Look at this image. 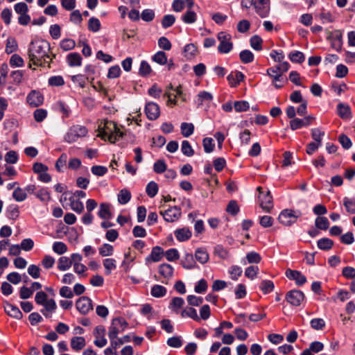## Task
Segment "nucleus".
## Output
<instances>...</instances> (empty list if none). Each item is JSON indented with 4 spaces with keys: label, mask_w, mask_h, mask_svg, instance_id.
Returning a JSON list of instances; mask_svg holds the SVG:
<instances>
[{
    "label": "nucleus",
    "mask_w": 355,
    "mask_h": 355,
    "mask_svg": "<svg viewBox=\"0 0 355 355\" xmlns=\"http://www.w3.org/2000/svg\"><path fill=\"white\" fill-rule=\"evenodd\" d=\"M101 28V23L98 19L92 17L89 20L88 28L92 32H97Z\"/></svg>",
    "instance_id": "59"
},
{
    "label": "nucleus",
    "mask_w": 355,
    "mask_h": 355,
    "mask_svg": "<svg viewBox=\"0 0 355 355\" xmlns=\"http://www.w3.org/2000/svg\"><path fill=\"white\" fill-rule=\"evenodd\" d=\"M274 288V284L270 280H263L261 282L260 288L265 294L272 292Z\"/></svg>",
    "instance_id": "48"
},
{
    "label": "nucleus",
    "mask_w": 355,
    "mask_h": 355,
    "mask_svg": "<svg viewBox=\"0 0 355 355\" xmlns=\"http://www.w3.org/2000/svg\"><path fill=\"white\" fill-rule=\"evenodd\" d=\"M153 60L159 64L163 65L167 62V57L164 52L158 51L153 55Z\"/></svg>",
    "instance_id": "54"
},
{
    "label": "nucleus",
    "mask_w": 355,
    "mask_h": 355,
    "mask_svg": "<svg viewBox=\"0 0 355 355\" xmlns=\"http://www.w3.org/2000/svg\"><path fill=\"white\" fill-rule=\"evenodd\" d=\"M4 309L8 315L16 319L19 320L23 316L21 311L17 306L12 305V304H10L8 302H6L5 304Z\"/></svg>",
    "instance_id": "19"
},
{
    "label": "nucleus",
    "mask_w": 355,
    "mask_h": 355,
    "mask_svg": "<svg viewBox=\"0 0 355 355\" xmlns=\"http://www.w3.org/2000/svg\"><path fill=\"white\" fill-rule=\"evenodd\" d=\"M181 316L182 318L189 317L196 321H200V318L198 315L197 311L192 307H187L181 312Z\"/></svg>",
    "instance_id": "33"
},
{
    "label": "nucleus",
    "mask_w": 355,
    "mask_h": 355,
    "mask_svg": "<svg viewBox=\"0 0 355 355\" xmlns=\"http://www.w3.org/2000/svg\"><path fill=\"white\" fill-rule=\"evenodd\" d=\"M50 44L46 40H36L30 43L28 49L29 58V67L31 64L42 67H50V62L55 57L53 54L49 55Z\"/></svg>",
    "instance_id": "1"
},
{
    "label": "nucleus",
    "mask_w": 355,
    "mask_h": 355,
    "mask_svg": "<svg viewBox=\"0 0 355 355\" xmlns=\"http://www.w3.org/2000/svg\"><path fill=\"white\" fill-rule=\"evenodd\" d=\"M175 21V17L173 15H166L164 16L162 25L164 28L171 27Z\"/></svg>",
    "instance_id": "61"
},
{
    "label": "nucleus",
    "mask_w": 355,
    "mask_h": 355,
    "mask_svg": "<svg viewBox=\"0 0 355 355\" xmlns=\"http://www.w3.org/2000/svg\"><path fill=\"white\" fill-rule=\"evenodd\" d=\"M76 306L80 313L85 315L92 309V300L88 297H81L76 301Z\"/></svg>",
    "instance_id": "10"
},
{
    "label": "nucleus",
    "mask_w": 355,
    "mask_h": 355,
    "mask_svg": "<svg viewBox=\"0 0 355 355\" xmlns=\"http://www.w3.org/2000/svg\"><path fill=\"white\" fill-rule=\"evenodd\" d=\"M180 128L182 135L185 137H189L191 135L194 130V126L192 123H182Z\"/></svg>",
    "instance_id": "44"
},
{
    "label": "nucleus",
    "mask_w": 355,
    "mask_h": 355,
    "mask_svg": "<svg viewBox=\"0 0 355 355\" xmlns=\"http://www.w3.org/2000/svg\"><path fill=\"white\" fill-rule=\"evenodd\" d=\"M103 266L105 268V273L106 275L111 274L113 270L116 268V260L112 258H107L103 260Z\"/></svg>",
    "instance_id": "32"
},
{
    "label": "nucleus",
    "mask_w": 355,
    "mask_h": 355,
    "mask_svg": "<svg viewBox=\"0 0 355 355\" xmlns=\"http://www.w3.org/2000/svg\"><path fill=\"white\" fill-rule=\"evenodd\" d=\"M48 296L44 291H39L35 297V302L43 306L41 313L46 317L50 318L57 309V304L53 299H47Z\"/></svg>",
    "instance_id": "3"
},
{
    "label": "nucleus",
    "mask_w": 355,
    "mask_h": 355,
    "mask_svg": "<svg viewBox=\"0 0 355 355\" xmlns=\"http://www.w3.org/2000/svg\"><path fill=\"white\" fill-rule=\"evenodd\" d=\"M195 259L201 264H205L208 262L209 255L207 250L205 248H198L195 252Z\"/></svg>",
    "instance_id": "22"
},
{
    "label": "nucleus",
    "mask_w": 355,
    "mask_h": 355,
    "mask_svg": "<svg viewBox=\"0 0 355 355\" xmlns=\"http://www.w3.org/2000/svg\"><path fill=\"white\" fill-rule=\"evenodd\" d=\"M239 57H240L241 60L243 63H250V62H252L254 60V55L249 50L242 51L239 54Z\"/></svg>",
    "instance_id": "49"
},
{
    "label": "nucleus",
    "mask_w": 355,
    "mask_h": 355,
    "mask_svg": "<svg viewBox=\"0 0 355 355\" xmlns=\"http://www.w3.org/2000/svg\"><path fill=\"white\" fill-rule=\"evenodd\" d=\"M105 329L103 326H98L94 330L95 340L94 345L98 347H103L107 345V340L105 338Z\"/></svg>",
    "instance_id": "14"
},
{
    "label": "nucleus",
    "mask_w": 355,
    "mask_h": 355,
    "mask_svg": "<svg viewBox=\"0 0 355 355\" xmlns=\"http://www.w3.org/2000/svg\"><path fill=\"white\" fill-rule=\"evenodd\" d=\"M163 254V250L160 247H154L151 251L150 257L146 258V261H148L150 259L154 262L159 261L162 257Z\"/></svg>",
    "instance_id": "28"
},
{
    "label": "nucleus",
    "mask_w": 355,
    "mask_h": 355,
    "mask_svg": "<svg viewBox=\"0 0 355 355\" xmlns=\"http://www.w3.org/2000/svg\"><path fill=\"white\" fill-rule=\"evenodd\" d=\"M217 38L219 41L218 51L220 53H228L233 48L232 35L227 32L222 31L218 33Z\"/></svg>",
    "instance_id": "7"
},
{
    "label": "nucleus",
    "mask_w": 355,
    "mask_h": 355,
    "mask_svg": "<svg viewBox=\"0 0 355 355\" xmlns=\"http://www.w3.org/2000/svg\"><path fill=\"white\" fill-rule=\"evenodd\" d=\"M88 133L87 128L81 125H71L64 137V140L69 143L72 144L76 142L79 139L85 137Z\"/></svg>",
    "instance_id": "4"
},
{
    "label": "nucleus",
    "mask_w": 355,
    "mask_h": 355,
    "mask_svg": "<svg viewBox=\"0 0 355 355\" xmlns=\"http://www.w3.org/2000/svg\"><path fill=\"white\" fill-rule=\"evenodd\" d=\"M329 225V220L325 217H318L315 219V226L318 229L326 230L328 229Z\"/></svg>",
    "instance_id": "58"
},
{
    "label": "nucleus",
    "mask_w": 355,
    "mask_h": 355,
    "mask_svg": "<svg viewBox=\"0 0 355 355\" xmlns=\"http://www.w3.org/2000/svg\"><path fill=\"white\" fill-rule=\"evenodd\" d=\"M67 60L71 67L80 66L82 58L78 53H71L67 55Z\"/></svg>",
    "instance_id": "27"
},
{
    "label": "nucleus",
    "mask_w": 355,
    "mask_h": 355,
    "mask_svg": "<svg viewBox=\"0 0 355 355\" xmlns=\"http://www.w3.org/2000/svg\"><path fill=\"white\" fill-rule=\"evenodd\" d=\"M10 64L12 67H22L24 64V60L21 56L17 54H14L11 56L10 60Z\"/></svg>",
    "instance_id": "63"
},
{
    "label": "nucleus",
    "mask_w": 355,
    "mask_h": 355,
    "mask_svg": "<svg viewBox=\"0 0 355 355\" xmlns=\"http://www.w3.org/2000/svg\"><path fill=\"white\" fill-rule=\"evenodd\" d=\"M254 9L261 17H266L270 12V0H257Z\"/></svg>",
    "instance_id": "12"
},
{
    "label": "nucleus",
    "mask_w": 355,
    "mask_h": 355,
    "mask_svg": "<svg viewBox=\"0 0 355 355\" xmlns=\"http://www.w3.org/2000/svg\"><path fill=\"white\" fill-rule=\"evenodd\" d=\"M181 150H182V153L187 157H191V156L193 155V154H194L193 149L192 148L189 142L187 140H184L182 141V146H181Z\"/></svg>",
    "instance_id": "52"
},
{
    "label": "nucleus",
    "mask_w": 355,
    "mask_h": 355,
    "mask_svg": "<svg viewBox=\"0 0 355 355\" xmlns=\"http://www.w3.org/2000/svg\"><path fill=\"white\" fill-rule=\"evenodd\" d=\"M175 235L179 241H185L191 238V232L189 230V229L184 227L177 230L175 232Z\"/></svg>",
    "instance_id": "25"
},
{
    "label": "nucleus",
    "mask_w": 355,
    "mask_h": 355,
    "mask_svg": "<svg viewBox=\"0 0 355 355\" xmlns=\"http://www.w3.org/2000/svg\"><path fill=\"white\" fill-rule=\"evenodd\" d=\"M18 49V45L17 40L15 38L12 37H9L6 40V52L8 54H10L16 51Z\"/></svg>",
    "instance_id": "30"
},
{
    "label": "nucleus",
    "mask_w": 355,
    "mask_h": 355,
    "mask_svg": "<svg viewBox=\"0 0 355 355\" xmlns=\"http://www.w3.org/2000/svg\"><path fill=\"white\" fill-rule=\"evenodd\" d=\"M72 266L70 258L67 257H61L58 259V268L61 271H65Z\"/></svg>",
    "instance_id": "34"
},
{
    "label": "nucleus",
    "mask_w": 355,
    "mask_h": 355,
    "mask_svg": "<svg viewBox=\"0 0 355 355\" xmlns=\"http://www.w3.org/2000/svg\"><path fill=\"white\" fill-rule=\"evenodd\" d=\"M86 345L85 339L81 336L73 337L71 340V347L75 351H80Z\"/></svg>",
    "instance_id": "23"
},
{
    "label": "nucleus",
    "mask_w": 355,
    "mask_h": 355,
    "mask_svg": "<svg viewBox=\"0 0 355 355\" xmlns=\"http://www.w3.org/2000/svg\"><path fill=\"white\" fill-rule=\"evenodd\" d=\"M214 254L222 259H227L230 257L229 252L220 245L215 248Z\"/></svg>",
    "instance_id": "55"
},
{
    "label": "nucleus",
    "mask_w": 355,
    "mask_h": 355,
    "mask_svg": "<svg viewBox=\"0 0 355 355\" xmlns=\"http://www.w3.org/2000/svg\"><path fill=\"white\" fill-rule=\"evenodd\" d=\"M130 198L131 193L128 190L125 189L121 190L118 194V202L121 205L128 203Z\"/></svg>",
    "instance_id": "39"
},
{
    "label": "nucleus",
    "mask_w": 355,
    "mask_h": 355,
    "mask_svg": "<svg viewBox=\"0 0 355 355\" xmlns=\"http://www.w3.org/2000/svg\"><path fill=\"white\" fill-rule=\"evenodd\" d=\"M12 197L16 201L22 202L26 200L27 195L24 189L18 187L14 190Z\"/></svg>",
    "instance_id": "42"
},
{
    "label": "nucleus",
    "mask_w": 355,
    "mask_h": 355,
    "mask_svg": "<svg viewBox=\"0 0 355 355\" xmlns=\"http://www.w3.org/2000/svg\"><path fill=\"white\" fill-rule=\"evenodd\" d=\"M259 270L257 266H250L245 269V276L250 279H254L257 277Z\"/></svg>",
    "instance_id": "47"
},
{
    "label": "nucleus",
    "mask_w": 355,
    "mask_h": 355,
    "mask_svg": "<svg viewBox=\"0 0 355 355\" xmlns=\"http://www.w3.org/2000/svg\"><path fill=\"white\" fill-rule=\"evenodd\" d=\"M166 164L163 159H159L154 163L153 170L156 173H162L166 171Z\"/></svg>",
    "instance_id": "56"
},
{
    "label": "nucleus",
    "mask_w": 355,
    "mask_h": 355,
    "mask_svg": "<svg viewBox=\"0 0 355 355\" xmlns=\"http://www.w3.org/2000/svg\"><path fill=\"white\" fill-rule=\"evenodd\" d=\"M337 113L343 119H349L352 118L350 107L345 103H340L338 104Z\"/></svg>",
    "instance_id": "20"
},
{
    "label": "nucleus",
    "mask_w": 355,
    "mask_h": 355,
    "mask_svg": "<svg viewBox=\"0 0 355 355\" xmlns=\"http://www.w3.org/2000/svg\"><path fill=\"white\" fill-rule=\"evenodd\" d=\"M182 21L187 24H193L197 20V14L196 12L192 10L191 9H188L182 16H181Z\"/></svg>",
    "instance_id": "24"
},
{
    "label": "nucleus",
    "mask_w": 355,
    "mask_h": 355,
    "mask_svg": "<svg viewBox=\"0 0 355 355\" xmlns=\"http://www.w3.org/2000/svg\"><path fill=\"white\" fill-rule=\"evenodd\" d=\"M145 112L148 119L150 120L157 119L160 114L158 105L152 102L148 103L146 104Z\"/></svg>",
    "instance_id": "15"
},
{
    "label": "nucleus",
    "mask_w": 355,
    "mask_h": 355,
    "mask_svg": "<svg viewBox=\"0 0 355 355\" xmlns=\"http://www.w3.org/2000/svg\"><path fill=\"white\" fill-rule=\"evenodd\" d=\"M123 135V132L114 121L105 120L103 125L101 123L98 126V136L111 143H115Z\"/></svg>",
    "instance_id": "2"
},
{
    "label": "nucleus",
    "mask_w": 355,
    "mask_h": 355,
    "mask_svg": "<svg viewBox=\"0 0 355 355\" xmlns=\"http://www.w3.org/2000/svg\"><path fill=\"white\" fill-rule=\"evenodd\" d=\"M71 209L78 214H81L84 210V205L79 200H76L74 197L69 198Z\"/></svg>",
    "instance_id": "35"
},
{
    "label": "nucleus",
    "mask_w": 355,
    "mask_h": 355,
    "mask_svg": "<svg viewBox=\"0 0 355 355\" xmlns=\"http://www.w3.org/2000/svg\"><path fill=\"white\" fill-rule=\"evenodd\" d=\"M98 251L102 257H109L113 254L114 248L110 244L104 243L99 248Z\"/></svg>",
    "instance_id": "41"
},
{
    "label": "nucleus",
    "mask_w": 355,
    "mask_h": 355,
    "mask_svg": "<svg viewBox=\"0 0 355 355\" xmlns=\"http://www.w3.org/2000/svg\"><path fill=\"white\" fill-rule=\"evenodd\" d=\"M184 301L182 297H175L171 300L169 308L178 313V310L184 305Z\"/></svg>",
    "instance_id": "40"
},
{
    "label": "nucleus",
    "mask_w": 355,
    "mask_h": 355,
    "mask_svg": "<svg viewBox=\"0 0 355 355\" xmlns=\"http://www.w3.org/2000/svg\"><path fill=\"white\" fill-rule=\"evenodd\" d=\"M146 191L148 196L150 198H153L156 196L158 191V185L156 182L151 181L150 182L146 188Z\"/></svg>",
    "instance_id": "46"
},
{
    "label": "nucleus",
    "mask_w": 355,
    "mask_h": 355,
    "mask_svg": "<svg viewBox=\"0 0 355 355\" xmlns=\"http://www.w3.org/2000/svg\"><path fill=\"white\" fill-rule=\"evenodd\" d=\"M26 100L27 103L33 107H37L42 104L44 98L39 92L33 90L27 96Z\"/></svg>",
    "instance_id": "16"
},
{
    "label": "nucleus",
    "mask_w": 355,
    "mask_h": 355,
    "mask_svg": "<svg viewBox=\"0 0 355 355\" xmlns=\"http://www.w3.org/2000/svg\"><path fill=\"white\" fill-rule=\"evenodd\" d=\"M227 80L232 87H236L244 79V75L241 71L236 72L235 75L230 73L227 76Z\"/></svg>",
    "instance_id": "26"
},
{
    "label": "nucleus",
    "mask_w": 355,
    "mask_h": 355,
    "mask_svg": "<svg viewBox=\"0 0 355 355\" xmlns=\"http://www.w3.org/2000/svg\"><path fill=\"white\" fill-rule=\"evenodd\" d=\"M197 54V47L193 44H188L184 49V55L187 59H192Z\"/></svg>",
    "instance_id": "36"
},
{
    "label": "nucleus",
    "mask_w": 355,
    "mask_h": 355,
    "mask_svg": "<svg viewBox=\"0 0 355 355\" xmlns=\"http://www.w3.org/2000/svg\"><path fill=\"white\" fill-rule=\"evenodd\" d=\"M160 214L163 216L166 221L172 223L178 220L180 217L181 210L177 207H173L164 211H161Z\"/></svg>",
    "instance_id": "13"
},
{
    "label": "nucleus",
    "mask_w": 355,
    "mask_h": 355,
    "mask_svg": "<svg viewBox=\"0 0 355 355\" xmlns=\"http://www.w3.org/2000/svg\"><path fill=\"white\" fill-rule=\"evenodd\" d=\"M197 103L198 105H202L204 102H210L213 99L212 94L208 92H200L197 96Z\"/></svg>",
    "instance_id": "38"
},
{
    "label": "nucleus",
    "mask_w": 355,
    "mask_h": 355,
    "mask_svg": "<svg viewBox=\"0 0 355 355\" xmlns=\"http://www.w3.org/2000/svg\"><path fill=\"white\" fill-rule=\"evenodd\" d=\"M53 250L58 254H63L67 251V246L63 242L56 241L53 244Z\"/></svg>",
    "instance_id": "50"
},
{
    "label": "nucleus",
    "mask_w": 355,
    "mask_h": 355,
    "mask_svg": "<svg viewBox=\"0 0 355 355\" xmlns=\"http://www.w3.org/2000/svg\"><path fill=\"white\" fill-rule=\"evenodd\" d=\"M286 277L290 279L295 280L297 285L301 286L306 282V278L300 272L288 269L286 271Z\"/></svg>",
    "instance_id": "17"
},
{
    "label": "nucleus",
    "mask_w": 355,
    "mask_h": 355,
    "mask_svg": "<svg viewBox=\"0 0 355 355\" xmlns=\"http://www.w3.org/2000/svg\"><path fill=\"white\" fill-rule=\"evenodd\" d=\"M262 39L258 35H254L250 38V46L257 51L262 49Z\"/></svg>",
    "instance_id": "51"
},
{
    "label": "nucleus",
    "mask_w": 355,
    "mask_h": 355,
    "mask_svg": "<svg viewBox=\"0 0 355 355\" xmlns=\"http://www.w3.org/2000/svg\"><path fill=\"white\" fill-rule=\"evenodd\" d=\"M246 261L243 260V264L248 263H259L261 261L260 254L256 252H250L246 254Z\"/></svg>",
    "instance_id": "29"
},
{
    "label": "nucleus",
    "mask_w": 355,
    "mask_h": 355,
    "mask_svg": "<svg viewBox=\"0 0 355 355\" xmlns=\"http://www.w3.org/2000/svg\"><path fill=\"white\" fill-rule=\"evenodd\" d=\"M324 135V132L321 131L319 128L311 129V137L315 142L322 144V137Z\"/></svg>",
    "instance_id": "62"
},
{
    "label": "nucleus",
    "mask_w": 355,
    "mask_h": 355,
    "mask_svg": "<svg viewBox=\"0 0 355 355\" xmlns=\"http://www.w3.org/2000/svg\"><path fill=\"white\" fill-rule=\"evenodd\" d=\"M164 255L166 259L169 261H173L178 260L180 257L178 250L171 248L165 252Z\"/></svg>",
    "instance_id": "57"
},
{
    "label": "nucleus",
    "mask_w": 355,
    "mask_h": 355,
    "mask_svg": "<svg viewBox=\"0 0 355 355\" xmlns=\"http://www.w3.org/2000/svg\"><path fill=\"white\" fill-rule=\"evenodd\" d=\"M182 265L185 269H192L196 267V262L193 259V256L191 254L187 253L184 255Z\"/></svg>",
    "instance_id": "31"
},
{
    "label": "nucleus",
    "mask_w": 355,
    "mask_h": 355,
    "mask_svg": "<svg viewBox=\"0 0 355 355\" xmlns=\"http://www.w3.org/2000/svg\"><path fill=\"white\" fill-rule=\"evenodd\" d=\"M242 269L238 266H232L229 270V273L233 280H236L242 274Z\"/></svg>",
    "instance_id": "60"
},
{
    "label": "nucleus",
    "mask_w": 355,
    "mask_h": 355,
    "mask_svg": "<svg viewBox=\"0 0 355 355\" xmlns=\"http://www.w3.org/2000/svg\"><path fill=\"white\" fill-rule=\"evenodd\" d=\"M159 273L166 279L162 283L167 284V280L171 279L173 274V268L168 263H162L159 266Z\"/></svg>",
    "instance_id": "18"
},
{
    "label": "nucleus",
    "mask_w": 355,
    "mask_h": 355,
    "mask_svg": "<svg viewBox=\"0 0 355 355\" xmlns=\"http://www.w3.org/2000/svg\"><path fill=\"white\" fill-rule=\"evenodd\" d=\"M318 247L322 250H330L333 245L334 242L331 239L328 238H323L318 241Z\"/></svg>",
    "instance_id": "37"
},
{
    "label": "nucleus",
    "mask_w": 355,
    "mask_h": 355,
    "mask_svg": "<svg viewBox=\"0 0 355 355\" xmlns=\"http://www.w3.org/2000/svg\"><path fill=\"white\" fill-rule=\"evenodd\" d=\"M111 205L108 203H101L98 211V216L104 220H109L112 217L110 210Z\"/></svg>",
    "instance_id": "21"
},
{
    "label": "nucleus",
    "mask_w": 355,
    "mask_h": 355,
    "mask_svg": "<svg viewBox=\"0 0 355 355\" xmlns=\"http://www.w3.org/2000/svg\"><path fill=\"white\" fill-rule=\"evenodd\" d=\"M290 60L293 62L301 63L304 62V55L300 51H293L289 54Z\"/></svg>",
    "instance_id": "53"
},
{
    "label": "nucleus",
    "mask_w": 355,
    "mask_h": 355,
    "mask_svg": "<svg viewBox=\"0 0 355 355\" xmlns=\"http://www.w3.org/2000/svg\"><path fill=\"white\" fill-rule=\"evenodd\" d=\"M343 205L347 210L351 214H355V200L349 198H344Z\"/></svg>",
    "instance_id": "45"
},
{
    "label": "nucleus",
    "mask_w": 355,
    "mask_h": 355,
    "mask_svg": "<svg viewBox=\"0 0 355 355\" xmlns=\"http://www.w3.org/2000/svg\"><path fill=\"white\" fill-rule=\"evenodd\" d=\"M277 68L270 67L267 69V75L272 78V85L277 89L283 87L284 83L286 82L283 74L278 71Z\"/></svg>",
    "instance_id": "8"
},
{
    "label": "nucleus",
    "mask_w": 355,
    "mask_h": 355,
    "mask_svg": "<svg viewBox=\"0 0 355 355\" xmlns=\"http://www.w3.org/2000/svg\"><path fill=\"white\" fill-rule=\"evenodd\" d=\"M128 327V322L122 318H116L112 320L109 327L108 336L110 339H115L119 334L123 332Z\"/></svg>",
    "instance_id": "6"
},
{
    "label": "nucleus",
    "mask_w": 355,
    "mask_h": 355,
    "mask_svg": "<svg viewBox=\"0 0 355 355\" xmlns=\"http://www.w3.org/2000/svg\"><path fill=\"white\" fill-rule=\"evenodd\" d=\"M166 293L165 287L161 285H155L151 288V295L155 297H164Z\"/></svg>",
    "instance_id": "43"
},
{
    "label": "nucleus",
    "mask_w": 355,
    "mask_h": 355,
    "mask_svg": "<svg viewBox=\"0 0 355 355\" xmlns=\"http://www.w3.org/2000/svg\"><path fill=\"white\" fill-rule=\"evenodd\" d=\"M301 215V212L298 210L286 209L281 211L278 220L283 225L291 226L297 222Z\"/></svg>",
    "instance_id": "5"
},
{
    "label": "nucleus",
    "mask_w": 355,
    "mask_h": 355,
    "mask_svg": "<svg viewBox=\"0 0 355 355\" xmlns=\"http://www.w3.org/2000/svg\"><path fill=\"white\" fill-rule=\"evenodd\" d=\"M311 326L315 330H321L325 326V322L322 318H315L311 320Z\"/></svg>",
    "instance_id": "64"
},
{
    "label": "nucleus",
    "mask_w": 355,
    "mask_h": 355,
    "mask_svg": "<svg viewBox=\"0 0 355 355\" xmlns=\"http://www.w3.org/2000/svg\"><path fill=\"white\" fill-rule=\"evenodd\" d=\"M304 299V295L300 291L293 290L286 294L287 302L293 306H300Z\"/></svg>",
    "instance_id": "11"
},
{
    "label": "nucleus",
    "mask_w": 355,
    "mask_h": 355,
    "mask_svg": "<svg viewBox=\"0 0 355 355\" xmlns=\"http://www.w3.org/2000/svg\"><path fill=\"white\" fill-rule=\"evenodd\" d=\"M259 206L266 212H270L273 208L272 197L270 191H266L265 193H261L259 196Z\"/></svg>",
    "instance_id": "9"
}]
</instances>
